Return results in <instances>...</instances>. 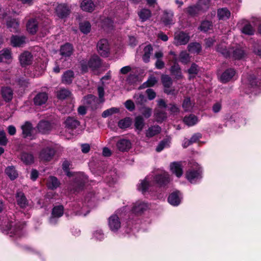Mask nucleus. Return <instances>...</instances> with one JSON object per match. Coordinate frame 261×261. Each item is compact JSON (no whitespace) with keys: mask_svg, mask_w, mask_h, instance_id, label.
Segmentation results:
<instances>
[{"mask_svg":"<svg viewBox=\"0 0 261 261\" xmlns=\"http://www.w3.org/2000/svg\"><path fill=\"white\" fill-rule=\"evenodd\" d=\"M170 181L169 174L165 171H162L154 176H147L141 180L138 185V189L144 193L149 190L150 188L154 184L162 187L166 185Z\"/></svg>","mask_w":261,"mask_h":261,"instance_id":"nucleus-1","label":"nucleus"},{"mask_svg":"<svg viewBox=\"0 0 261 261\" xmlns=\"http://www.w3.org/2000/svg\"><path fill=\"white\" fill-rule=\"evenodd\" d=\"M217 51L225 58L232 57L234 59H241L245 56V53L242 48L237 46L234 49H228L225 42L219 44Z\"/></svg>","mask_w":261,"mask_h":261,"instance_id":"nucleus-2","label":"nucleus"},{"mask_svg":"<svg viewBox=\"0 0 261 261\" xmlns=\"http://www.w3.org/2000/svg\"><path fill=\"white\" fill-rule=\"evenodd\" d=\"M70 166V163L69 162L65 161L63 163L62 168L65 171L66 174L68 176H73L74 180V184L76 187V189L75 190L76 191L80 190L82 189L85 183L87 180V177L82 173H71L68 170Z\"/></svg>","mask_w":261,"mask_h":261,"instance_id":"nucleus-3","label":"nucleus"},{"mask_svg":"<svg viewBox=\"0 0 261 261\" xmlns=\"http://www.w3.org/2000/svg\"><path fill=\"white\" fill-rule=\"evenodd\" d=\"M209 3L210 0H204V7H200L198 4L189 6L186 9L185 12L191 16H196L206 11L208 8Z\"/></svg>","mask_w":261,"mask_h":261,"instance_id":"nucleus-4","label":"nucleus"},{"mask_svg":"<svg viewBox=\"0 0 261 261\" xmlns=\"http://www.w3.org/2000/svg\"><path fill=\"white\" fill-rule=\"evenodd\" d=\"M195 169L189 170L186 173V178L192 184L195 183L198 179L201 178V170L199 166L196 164L194 165Z\"/></svg>","mask_w":261,"mask_h":261,"instance_id":"nucleus-5","label":"nucleus"},{"mask_svg":"<svg viewBox=\"0 0 261 261\" xmlns=\"http://www.w3.org/2000/svg\"><path fill=\"white\" fill-rule=\"evenodd\" d=\"M100 63L99 58L97 56H93L90 58L87 64L86 62L82 63V70L86 71L88 68L95 70L100 66Z\"/></svg>","mask_w":261,"mask_h":261,"instance_id":"nucleus-6","label":"nucleus"},{"mask_svg":"<svg viewBox=\"0 0 261 261\" xmlns=\"http://www.w3.org/2000/svg\"><path fill=\"white\" fill-rule=\"evenodd\" d=\"M55 153V151L53 148L46 146L40 151L39 154V158L41 161L48 162L52 159Z\"/></svg>","mask_w":261,"mask_h":261,"instance_id":"nucleus-7","label":"nucleus"},{"mask_svg":"<svg viewBox=\"0 0 261 261\" xmlns=\"http://www.w3.org/2000/svg\"><path fill=\"white\" fill-rule=\"evenodd\" d=\"M97 50L99 54L103 57H108L110 54V45L107 39L99 40L97 44Z\"/></svg>","mask_w":261,"mask_h":261,"instance_id":"nucleus-8","label":"nucleus"},{"mask_svg":"<svg viewBox=\"0 0 261 261\" xmlns=\"http://www.w3.org/2000/svg\"><path fill=\"white\" fill-rule=\"evenodd\" d=\"M190 40V36L188 34L184 32H176L174 34V44L176 46L185 45Z\"/></svg>","mask_w":261,"mask_h":261,"instance_id":"nucleus-9","label":"nucleus"},{"mask_svg":"<svg viewBox=\"0 0 261 261\" xmlns=\"http://www.w3.org/2000/svg\"><path fill=\"white\" fill-rule=\"evenodd\" d=\"M111 79V75L109 73H108L106 75L103 76L101 79V85H99L98 86L97 90L99 98L101 101H103L104 99L103 97L105 95V91L104 88L106 87V86L109 84Z\"/></svg>","mask_w":261,"mask_h":261,"instance_id":"nucleus-10","label":"nucleus"},{"mask_svg":"<svg viewBox=\"0 0 261 261\" xmlns=\"http://www.w3.org/2000/svg\"><path fill=\"white\" fill-rule=\"evenodd\" d=\"M236 75V71L233 68L226 69L220 76V81L226 83L233 80Z\"/></svg>","mask_w":261,"mask_h":261,"instance_id":"nucleus-11","label":"nucleus"},{"mask_svg":"<svg viewBox=\"0 0 261 261\" xmlns=\"http://www.w3.org/2000/svg\"><path fill=\"white\" fill-rule=\"evenodd\" d=\"M148 208L147 203L142 201H138L134 204L132 211L133 213L139 215L143 213Z\"/></svg>","mask_w":261,"mask_h":261,"instance_id":"nucleus-12","label":"nucleus"},{"mask_svg":"<svg viewBox=\"0 0 261 261\" xmlns=\"http://www.w3.org/2000/svg\"><path fill=\"white\" fill-rule=\"evenodd\" d=\"M56 13L59 17L64 18L69 14V7L65 4H59L56 8Z\"/></svg>","mask_w":261,"mask_h":261,"instance_id":"nucleus-13","label":"nucleus"},{"mask_svg":"<svg viewBox=\"0 0 261 261\" xmlns=\"http://www.w3.org/2000/svg\"><path fill=\"white\" fill-rule=\"evenodd\" d=\"M109 226L113 231H117L120 228L121 222L118 216L113 215L109 218Z\"/></svg>","mask_w":261,"mask_h":261,"instance_id":"nucleus-14","label":"nucleus"},{"mask_svg":"<svg viewBox=\"0 0 261 261\" xmlns=\"http://www.w3.org/2000/svg\"><path fill=\"white\" fill-rule=\"evenodd\" d=\"M174 13L171 10H165L163 12L162 20L165 25H170L174 23Z\"/></svg>","mask_w":261,"mask_h":261,"instance_id":"nucleus-15","label":"nucleus"},{"mask_svg":"<svg viewBox=\"0 0 261 261\" xmlns=\"http://www.w3.org/2000/svg\"><path fill=\"white\" fill-rule=\"evenodd\" d=\"M63 214V207L62 205L55 206L52 211L51 217L49 222L51 224H55L56 222V218L61 217Z\"/></svg>","mask_w":261,"mask_h":261,"instance_id":"nucleus-16","label":"nucleus"},{"mask_svg":"<svg viewBox=\"0 0 261 261\" xmlns=\"http://www.w3.org/2000/svg\"><path fill=\"white\" fill-rule=\"evenodd\" d=\"M182 198L181 195L178 191L172 193L168 197V202L173 206L179 204Z\"/></svg>","mask_w":261,"mask_h":261,"instance_id":"nucleus-17","label":"nucleus"},{"mask_svg":"<svg viewBox=\"0 0 261 261\" xmlns=\"http://www.w3.org/2000/svg\"><path fill=\"white\" fill-rule=\"evenodd\" d=\"M117 149L121 151H126L132 147L129 140L124 139H120L116 144Z\"/></svg>","mask_w":261,"mask_h":261,"instance_id":"nucleus-18","label":"nucleus"},{"mask_svg":"<svg viewBox=\"0 0 261 261\" xmlns=\"http://www.w3.org/2000/svg\"><path fill=\"white\" fill-rule=\"evenodd\" d=\"M48 99V95L45 92L37 94L34 98V103L36 106H41L45 104Z\"/></svg>","mask_w":261,"mask_h":261,"instance_id":"nucleus-19","label":"nucleus"},{"mask_svg":"<svg viewBox=\"0 0 261 261\" xmlns=\"http://www.w3.org/2000/svg\"><path fill=\"white\" fill-rule=\"evenodd\" d=\"M19 61L22 66L28 65L32 63V56L30 52L24 51L20 55Z\"/></svg>","mask_w":261,"mask_h":261,"instance_id":"nucleus-20","label":"nucleus"},{"mask_svg":"<svg viewBox=\"0 0 261 261\" xmlns=\"http://www.w3.org/2000/svg\"><path fill=\"white\" fill-rule=\"evenodd\" d=\"M170 171L178 177H180L183 173L182 167L180 163L173 162L170 165Z\"/></svg>","mask_w":261,"mask_h":261,"instance_id":"nucleus-21","label":"nucleus"},{"mask_svg":"<svg viewBox=\"0 0 261 261\" xmlns=\"http://www.w3.org/2000/svg\"><path fill=\"white\" fill-rule=\"evenodd\" d=\"M38 28V21L36 19L32 18L30 19L27 24V31L31 34H34L36 33Z\"/></svg>","mask_w":261,"mask_h":261,"instance_id":"nucleus-22","label":"nucleus"},{"mask_svg":"<svg viewBox=\"0 0 261 261\" xmlns=\"http://www.w3.org/2000/svg\"><path fill=\"white\" fill-rule=\"evenodd\" d=\"M230 11L226 8L219 9L217 11V17L219 20H226L230 18Z\"/></svg>","mask_w":261,"mask_h":261,"instance_id":"nucleus-23","label":"nucleus"},{"mask_svg":"<svg viewBox=\"0 0 261 261\" xmlns=\"http://www.w3.org/2000/svg\"><path fill=\"white\" fill-rule=\"evenodd\" d=\"M241 23L244 24V25L241 29V32L243 34L248 35H252L254 34V31L253 28L247 22V21L244 20H242L239 23L238 25H240Z\"/></svg>","mask_w":261,"mask_h":261,"instance_id":"nucleus-24","label":"nucleus"},{"mask_svg":"<svg viewBox=\"0 0 261 261\" xmlns=\"http://www.w3.org/2000/svg\"><path fill=\"white\" fill-rule=\"evenodd\" d=\"M16 200L18 205L21 207L24 208L28 205V202L24 194L21 191H18L16 193Z\"/></svg>","mask_w":261,"mask_h":261,"instance_id":"nucleus-25","label":"nucleus"},{"mask_svg":"<svg viewBox=\"0 0 261 261\" xmlns=\"http://www.w3.org/2000/svg\"><path fill=\"white\" fill-rule=\"evenodd\" d=\"M73 48L70 44L66 43L61 46L60 49V54L62 56L61 58L68 57L72 53Z\"/></svg>","mask_w":261,"mask_h":261,"instance_id":"nucleus-26","label":"nucleus"},{"mask_svg":"<svg viewBox=\"0 0 261 261\" xmlns=\"http://www.w3.org/2000/svg\"><path fill=\"white\" fill-rule=\"evenodd\" d=\"M161 130V128L159 125H153L149 127L146 130V137L150 138L159 134Z\"/></svg>","mask_w":261,"mask_h":261,"instance_id":"nucleus-27","label":"nucleus"},{"mask_svg":"<svg viewBox=\"0 0 261 261\" xmlns=\"http://www.w3.org/2000/svg\"><path fill=\"white\" fill-rule=\"evenodd\" d=\"M11 58L12 54L10 49L4 48L0 51V63L8 62Z\"/></svg>","mask_w":261,"mask_h":261,"instance_id":"nucleus-28","label":"nucleus"},{"mask_svg":"<svg viewBox=\"0 0 261 261\" xmlns=\"http://www.w3.org/2000/svg\"><path fill=\"white\" fill-rule=\"evenodd\" d=\"M82 9L86 12H92L94 10L95 5L92 0H83L81 4Z\"/></svg>","mask_w":261,"mask_h":261,"instance_id":"nucleus-29","label":"nucleus"},{"mask_svg":"<svg viewBox=\"0 0 261 261\" xmlns=\"http://www.w3.org/2000/svg\"><path fill=\"white\" fill-rule=\"evenodd\" d=\"M11 42L13 46L20 47L25 43V38L24 36H13Z\"/></svg>","mask_w":261,"mask_h":261,"instance_id":"nucleus-30","label":"nucleus"},{"mask_svg":"<svg viewBox=\"0 0 261 261\" xmlns=\"http://www.w3.org/2000/svg\"><path fill=\"white\" fill-rule=\"evenodd\" d=\"M200 71V68L197 64L195 63L192 64L191 67L187 70V72L189 75V80L194 78L198 74Z\"/></svg>","mask_w":261,"mask_h":261,"instance_id":"nucleus-31","label":"nucleus"},{"mask_svg":"<svg viewBox=\"0 0 261 261\" xmlns=\"http://www.w3.org/2000/svg\"><path fill=\"white\" fill-rule=\"evenodd\" d=\"M21 129L22 130V135L23 137L28 138L31 137L33 127L30 122H26L23 125L21 126Z\"/></svg>","mask_w":261,"mask_h":261,"instance_id":"nucleus-32","label":"nucleus"},{"mask_svg":"<svg viewBox=\"0 0 261 261\" xmlns=\"http://www.w3.org/2000/svg\"><path fill=\"white\" fill-rule=\"evenodd\" d=\"M10 228L9 229V233L11 237L12 236H18L19 237L21 235V230L22 227H20L19 225H13L12 223L10 224Z\"/></svg>","mask_w":261,"mask_h":261,"instance_id":"nucleus-33","label":"nucleus"},{"mask_svg":"<svg viewBox=\"0 0 261 261\" xmlns=\"http://www.w3.org/2000/svg\"><path fill=\"white\" fill-rule=\"evenodd\" d=\"M60 185V181L55 176H49L47 180V187L52 190L56 189Z\"/></svg>","mask_w":261,"mask_h":261,"instance_id":"nucleus-34","label":"nucleus"},{"mask_svg":"<svg viewBox=\"0 0 261 261\" xmlns=\"http://www.w3.org/2000/svg\"><path fill=\"white\" fill-rule=\"evenodd\" d=\"M183 121L186 125L191 126L195 125L198 122V118L195 115L190 114L185 116Z\"/></svg>","mask_w":261,"mask_h":261,"instance_id":"nucleus-35","label":"nucleus"},{"mask_svg":"<svg viewBox=\"0 0 261 261\" xmlns=\"http://www.w3.org/2000/svg\"><path fill=\"white\" fill-rule=\"evenodd\" d=\"M194 105V102L191 101L189 97H186L183 101L182 107L185 112H191Z\"/></svg>","mask_w":261,"mask_h":261,"instance_id":"nucleus-36","label":"nucleus"},{"mask_svg":"<svg viewBox=\"0 0 261 261\" xmlns=\"http://www.w3.org/2000/svg\"><path fill=\"white\" fill-rule=\"evenodd\" d=\"M74 77V73L71 70H67L62 75V82L66 84H70Z\"/></svg>","mask_w":261,"mask_h":261,"instance_id":"nucleus-37","label":"nucleus"},{"mask_svg":"<svg viewBox=\"0 0 261 261\" xmlns=\"http://www.w3.org/2000/svg\"><path fill=\"white\" fill-rule=\"evenodd\" d=\"M138 14L142 20L145 21L148 19L151 16V11L148 9H142L138 13Z\"/></svg>","mask_w":261,"mask_h":261,"instance_id":"nucleus-38","label":"nucleus"},{"mask_svg":"<svg viewBox=\"0 0 261 261\" xmlns=\"http://www.w3.org/2000/svg\"><path fill=\"white\" fill-rule=\"evenodd\" d=\"M66 126L68 129H74L80 125V122L73 118L69 117L65 122Z\"/></svg>","mask_w":261,"mask_h":261,"instance_id":"nucleus-39","label":"nucleus"},{"mask_svg":"<svg viewBox=\"0 0 261 261\" xmlns=\"http://www.w3.org/2000/svg\"><path fill=\"white\" fill-rule=\"evenodd\" d=\"M6 174L11 180H14L18 176V173L13 166L8 167L5 170Z\"/></svg>","mask_w":261,"mask_h":261,"instance_id":"nucleus-40","label":"nucleus"},{"mask_svg":"<svg viewBox=\"0 0 261 261\" xmlns=\"http://www.w3.org/2000/svg\"><path fill=\"white\" fill-rule=\"evenodd\" d=\"M170 70L172 74L175 75L176 79H179L182 77L181 69L177 62L174 63V65L171 66Z\"/></svg>","mask_w":261,"mask_h":261,"instance_id":"nucleus-41","label":"nucleus"},{"mask_svg":"<svg viewBox=\"0 0 261 261\" xmlns=\"http://www.w3.org/2000/svg\"><path fill=\"white\" fill-rule=\"evenodd\" d=\"M162 82L164 86L166 88L165 92L168 94L170 93V91H169L167 88H169L172 84L171 77L167 75H163L162 76Z\"/></svg>","mask_w":261,"mask_h":261,"instance_id":"nucleus-42","label":"nucleus"},{"mask_svg":"<svg viewBox=\"0 0 261 261\" xmlns=\"http://www.w3.org/2000/svg\"><path fill=\"white\" fill-rule=\"evenodd\" d=\"M2 94L6 101H10L13 97V91L10 88L8 87L2 88Z\"/></svg>","mask_w":261,"mask_h":261,"instance_id":"nucleus-43","label":"nucleus"},{"mask_svg":"<svg viewBox=\"0 0 261 261\" xmlns=\"http://www.w3.org/2000/svg\"><path fill=\"white\" fill-rule=\"evenodd\" d=\"M38 128L42 133H46L50 129V125L48 121H41L38 124Z\"/></svg>","mask_w":261,"mask_h":261,"instance_id":"nucleus-44","label":"nucleus"},{"mask_svg":"<svg viewBox=\"0 0 261 261\" xmlns=\"http://www.w3.org/2000/svg\"><path fill=\"white\" fill-rule=\"evenodd\" d=\"M21 160L27 165L31 164L34 162V156L32 154L23 152L21 155Z\"/></svg>","mask_w":261,"mask_h":261,"instance_id":"nucleus-45","label":"nucleus"},{"mask_svg":"<svg viewBox=\"0 0 261 261\" xmlns=\"http://www.w3.org/2000/svg\"><path fill=\"white\" fill-rule=\"evenodd\" d=\"M178 59L182 63L187 64L190 61V57L186 51H182L179 55Z\"/></svg>","mask_w":261,"mask_h":261,"instance_id":"nucleus-46","label":"nucleus"},{"mask_svg":"<svg viewBox=\"0 0 261 261\" xmlns=\"http://www.w3.org/2000/svg\"><path fill=\"white\" fill-rule=\"evenodd\" d=\"M258 73H260L261 76V70H259ZM249 82L252 87H258L259 89L261 90V78L259 77H257L256 79L254 76H250L249 79Z\"/></svg>","mask_w":261,"mask_h":261,"instance_id":"nucleus-47","label":"nucleus"},{"mask_svg":"<svg viewBox=\"0 0 261 261\" xmlns=\"http://www.w3.org/2000/svg\"><path fill=\"white\" fill-rule=\"evenodd\" d=\"M132 120L128 117L120 120L118 123V126L121 129L126 128L130 126Z\"/></svg>","mask_w":261,"mask_h":261,"instance_id":"nucleus-48","label":"nucleus"},{"mask_svg":"<svg viewBox=\"0 0 261 261\" xmlns=\"http://www.w3.org/2000/svg\"><path fill=\"white\" fill-rule=\"evenodd\" d=\"M152 51V48L151 45H148L145 47L144 49V55L143 56V60L145 62L147 63L149 62Z\"/></svg>","mask_w":261,"mask_h":261,"instance_id":"nucleus-49","label":"nucleus"},{"mask_svg":"<svg viewBox=\"0 0 261 261\" xmlns=\"http://www.w3.org/2000/svg\"><path fill=\"white\" fill-rule=\"evenodd\" d=\"M188 49L190 52L198 53L201 50V47L198 43H191L188 45Z\"/></svg>","mask_w":261,"mask_h":261,"instance_id":"nucleus-50","label":"nucleus"},{"mask_svg":"<svg viewBox=\"0 0 261 261\" xmlns=\"http://www.w3.org/2000/svg\"><path fill=\"white\" fill-rule=\"evenodd\" d=\"M144 126V119L141 116H137L135 120V126L139 131H141Z\"/></svg>","mask_w":261,"mask_h":261,"instance_id":"nucleus-51","label":"nucleus"},{"mask_svg":"<svg viewBox=\"0 0 261 261\" xmlns=\"http://www.w3.org/2000/svg\"><path fill=\"white\" fill-rule=\"evenodd\" d=\"M170 143V140L169 139H165L160 142L159 145L156 148V151L157 152H160L164 148L169 146Z\"/></svg>","mask_w":261,"mask_h":261,"instance_id":"nucleus-52","label":"nucleus"},{"mask_svg":"<svg viewBox=\"0 0 261 261\" xmlns=\"http://www.w3.org/2000/svg\"><path fill=\"white\" fill-rule=\"evenodd\" d=\"M80 30L84 34H88L91 30V24L88 21H84L80 25Z\"/></svg>","mask_w":261,"mask_h":261,"instance_id":"nucleus-53","label":"nucleus"},{"mask_svg":"<svg viewBox=\"0 0 261 261\" xmlns=\"http://www.w3.org/2000/svg\"><path fill=\"white\" fill-rule=\"evenodd\" d=\"M212 27V22L209 21L205 20L201 22V25L199 27V29L201 31L207 32L208 30H210Z\"/></svg>","mask_w":261,"mask_h":261,"instance_id":"nucleus-54","label":"nucleus"},{"mask_svg":"<svg viewBox=\"0 0 261 261\" xmlns=\"http://www.w3.org/2000/svg\"><path fill=\"white\" fill-rule=\"evenodd\" d=\"M70 94V92L65 89H62L58 91L57 92V97L59 99H65L68 96H69Z\"/></svg>","mask_w":261,"mask_h":261,"instance_id":"nucleus-55","label":"nucleus"},{"mask_svg":"<svg viewBox=\"0 0 261 261\" xmlns=\"http://www.w3.org/2000/svg\"><path fill=\"white\" fill-rule=\"evenodd\" d=\"M119 110L116 108H112L104 111L102 114V117L106 118L114 113L118 112Z\"/></svg>","mask_w":261,"mask_h":261,"instance_id":"nucleus-56","label":"nucleus"},{"mask_svg":"<svg viewBox=\"0 0 261 261\" xmlns=\"http://www.w3.org/2000/svg\"><path fill=\"white\" fill-rule=\"evenodd\" d=\"M65 61H66L65 59H63V58H61L60 59V60L57 62V66L54 68V71L56 73H59L60 72V63L62 62H63V65H61L62 66V68H64L66 66L67 67L68 65H67V63L66 62H65Z\"/></svg>","mask_w":261,"mask_h":261,"instance_id":"nucleus-57","label":"nucleus"},{"mask_svg":"<svg viewBox=\"0 0 261 261\" xmlns=\"http://www.w3.org/2000/svg\"><path fill=\"white\" fill-rule=\"evenodd\" d=\"M167 108L172 115H175L179 112V108L176 105L170 103L168 105Z\"/></svg>","mask_w":261,"mask_h":261,"instance_id":"nucleus-58","label":"nucleus"},{"mask_svg":"<svg viewBox=\"0 0 261 261\" xmlns=\"http://www.w3.org/2000/svg\"><path fill=\"white\" fill-rule=\"evenodd\" d=\"M95 99L96 97L94 96L89 95L84 98L83 102V103L85 105H91L95 102Z\"/></svg>","mask_w":261,"mask_h":261,"instance_id":"nucleus-59","label":"nucleus"},{"mask_svg":"<svg viewBox=\"0 0 261 261\" xmlns=\"http://www.w3.org/2000/svg\"><path fill=\"white\" fill-rule=\"evenodd\" d=\"M166 113L164 112L160 111L155 114V118L158 122H162L166 118Z\"/></svg>","mask_w":261,"mask_h":261,"instance_id":"nucleus-60","label":"nucleus"},{"mask_svg":"<svg viewBox=\"0 0 261 261\" xmlns=\"http://www.w3.org/2000/svg\"><path fill=\"white\" fill-rule=\"evenodd\" d=\"M93 238L96 240L101 241L104 239V234L100 229L95 231L93 233Z\"/></svg>","mask_w":261,"mask_h":261,"instance_id":"nucleus-61","label":"nucleus"},{"mask_svg":"<svg viewBox=\"0 0 261 261\" xmlns=\"http://www.w3.org/2000/svg\"><path fill=\"white\" fill-rule=\"evenodd\" d=\"M8 143V139L6 136V133L3 130L0 129V145H6Z\"/></svg>","mask_w":261,"mask_h":261,"instance_id":"nucleus-62","label":"nucleus"},{"mask_svg":"<svg viewBox=\"0 0 261 261\" xmlns=\"http://www.w3.org/2000/svg\"><path fill=\"white\" fill-rule=\"evenodd\" d=\"M141 112L144 117L147 118H149L152 113L151 109L148 107H143L140 110Z\"/></svg>","mask_w":261,"mask_h":261,"instance_id":"nucleus-63","label":"nucleus"},{"mask_svg":"<svg viewBox=\"0 0 261 261\" xmlns=\"http://www.w3.org/2000/svg\"><path fill=\"white\" fill-rule=\"evenodd\" d=\"M158 82L156 79L153 76H150L147 82L144 83L147 87H152L154 86Z\"/></svg>","mask_w":261,"mask_h":261,"instance_id":"nucleus-64","label":"nucleus"}]
</instances>
